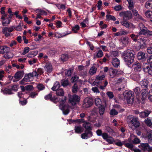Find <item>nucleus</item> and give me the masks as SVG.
Returning <instances> with one entry per match:
<instances>
[{
	"mask_svg": "<svg viewBox=\"0 0 152 152\" xmlns=\"http://www.w3.org/2000/svg\"><path fill=\"white\" fill-rule=\"evenodd\" d=\"M37 59L34 58L29 60L28 62L31 65L37 62Z\"/></svg>",
	"mask_w": 152,
	"mask_h": 152,
	"instance_id": "obj_61",
	"label": "nucleus"
},
{
	"mask_svg": "<svg viewBox=\"0 0 152 152\" xmlns=\"http://www.w3.org/2000/svg\"><path fill=\"white\" fill-rule=\"evenodd\" d=\"M78 87L77 84L75 83L72 87V92L74 93H76L77 91Z\"/></svg>",
	"mask_w": 152,
	"mask_h": 152,
	"instance_id": "obj_56",
	"label": "nucleus"
},
{
	"mask_svg": "<svg viewBox=\"0 0 152 152\" xmlns=\"http://www.w3.org/2000/svg\"><path fill=\"white\" fill-rule=\"evenodd\" d=\"M106 17L107 19L108 20H111L114 21L116 20V18L114 16L108 14L107 15Z\"/></svg>",
	"mask_w": 152,
	"mask_h": 152,
	"instance_id": "obj_47",
	"label": "nucleus"
},
{
	"mask_svg": "<svg viewBox=\"0 0 152 152\" xmlns=\"http://www.w3.org/2000/svg\"><path fill=\"white\" fill-rule=\"evenodd\" d=\"M117 82L119 83H122L123 84H125L126 83V81L124 78H121L118 79L117 81Z\"/></svg>",
	"mask_w": 152,
	"mask_h": 152,
	"instance_id": "obj_63",
	"label": "nucleus"
},
{
	"mask_svg": "<svg viewBox=\"0 0 152 152\" xmlns=\"http://www.w3.org/2000/svg\"><path fill=\"white\" fill-rule=\"evenodd\" d=\"M45 98L46 100L50 99V100L51 101H53V100H56L58 99V98L55 97L54 98H52V95L50 94H49L45 96Z\"/></svg>",
	"mask_w": 152,
	"mask_h": 152,
	"instance_id": "obj_46",
	"label": "nucleus"
},
{
	"mask_svg": "<svg viewBox=\"0 0 152 152\" xmlns=\"http://www.w3.org/2000/svg\"><path fill=\"white\" fill-rule=\"evenodd\" d=\"M56 91V93L57 95L60 96H62L64 95V92L63 90L62 89H58Z\"/></svg>",
	"mask_w": 152,
	"mask_h": 152,
	"instance_id": "obj_40",
	"label": "nucleus"
},
{
	"mask_svg": "<svg viewBox=\"0 0 152 152\" xmlns=\"http://www.w3.org/2000/svg\"><path fill=\"white\" fill-rule=\"evenodd\" d=\"M10 20L8 18H7V20L5 21H2V23L3 26H7L10 23Z\"/></svg>",
	"mask_w": 152,
	"mask_h": 152,
	"instance_id": "obj_49",
	"label": "nucleus"
},
{
	"mask_svg": "<svg viewBox=\"0 0 152 152\" xmlns=\"http://www.w3.org/2000/svg\"><path fill=\"white\" fill-rule=\"evenodd\" d=\"M136 16V18H135L139 19L142 20H144V19L142 18V16L140 15L138 13L137 11L136 10H134V16Z\"/></svg>",
	"mask_w": 152,
	"mask_h": 152,
	"instance_id": "obj_38",
	"label": "nucleus"
},
{
	"mask_svg": "<svg viewBox=\"0 0 152 152\" xmlns=\"http://www.w3.org/2000/svg\"><path fill=\"white\" fill-rule=\"evenodd\" d=\"M105 76L104 75H98L96 77V80L98 81H102L105 78Z\"/></svg>",
	"mask_w": 152,
	"mask_h": 152,
	"instance_id": "obj_52",
	"label": "nucleus"
},
{
	"mask_svg": "<svg viewBox=\"0 0 152 152\" xmlns=\"http://www.w3.org/2000/svg\"><path fill=\"white\" fill-rule=\"evenodd\" d=\"M106 140L110 144H113L115 141L114 138L110 136H109Z\"/></svg>",
	"mask_w": 152,
	"mask_h": 152,
	"instance_id": "obj_43",
	"label": "nucleus"
},
{
	"mask_svg": "<svg viewBox=\"0 0 152 152\" xmlns=\"http://www.w3.org/2000/svg\"><path fill=\"white\" fill-rule=\"evenodd\" d=\"M130 42V39L128 37H124L121 39V43L124 46H125Z\"/></svg>",
	"mask_w": 152,
	"mask_h": 152,
	"instance_id": "obj_15",
	"label": "nucleus"
},
{
	"mask_svg": "<svg viewBox=\"0 0 152 152\" xmlns=\"http://www.w3.org/2000/svg\"><path fill=\"white\" fill-rule=\"evenodd\" d=\"M128 140L129 142H130L132 141L131 140L130 138H129ZM125 145L126 147L130 148L131 150H132L133 147V145L132 142L126 143Z\"/></svg>",
	"mask_w": 152,
	"mask_h": 152,
	"instance_id": "obj_39",
	"label": "nucleus"
},
{
	"mask_svg": "<svg viewBox=\"0 0 152 152\" xmlns=\"http://www.w3.org/2000/svg\"><path fill=\"white\" fill-rule=\"evenodd\" d=\"M121 24L122 25L124 26L126 28H129L130 27V24L126 20H124L121 22Z\"/></svg>",
	"mask_w": 152,
	"mask_h": 152,
	"instance_id": "obj_53",
	"label": "nucleus"
},
{
	"mask_svg": "<svg viewBox=\"0 0 152 152\" xmlns=\"http://www.w3.org/2000/svg\"><path fill=\"white\" fill-rule=\"evenodd\" d=\"M145 14L147 17L152 18V11H148L145 12Z\"/></svg>",
	"mask_w": 152,
	"mask_h": 152,
	"instance_id": "obj_48",
	"label": "nucleus"
},
{
	"mask_svg": "<svg viewBox=\"0 0 152 152\" xmlns=\"http://www.w3.org/2000/svg\"><path fill=\"white\" fill-rule=\"evenodd\" d=\"M118 113L117 111L115 110L114 109H113L111 110L110 112V114L112 115H117Z\"/></svg>",
	"mask_w": 152,
	"mask_h": 152,
	"instance_id": "obj_54",
	"label": "nucleus"
},
{
	"mask_svg": "<svg viewBox=\"0 0 152 152\" xmlns=\"http://www.w3.org/2000/svg\"><path fill=\"white\" fill-rule=\"evenodd\" d=\"M148 83L149 82L147 80L144 79L140 82V84L142 86L147 88Z\"/></svg>",
	"mask_w": 152,
	"mask_h": 152,
	"instance_id": "obj_26",
	"label": "nucleus"
},
{
	"mask_svg": "<svg viewBox=\"0 0 152 152\" xmlns=\"http://www.w3.org/2000/svg\"><path fill=\"white\" fill-rule=\"evenodd\" d=\"M9 48L6 46L0 47V53H7L9 52Z\"/></svg>",
	"mask_w": 152,
	"mask_h": 152,
	"instance_id": "obj_22",
	"label": "nucleus"
},
{
	"mask_svg": "<svg viewBox=\"0 0 152 152\" xmlns=\"http://www.w3.org/2000/svg\"><path fill=\"white\" fill-rule=\"evenodd\" d=\"M66 98L65 96L62 97L61 100H60V104L59 106V108L62 111L64 115H67L69 112V106L68 105H65L64 103L66 101Z\"/></svg>",
	"mask_w": 152,
	"mask_h": 152,
	"instance_id": "obj_2",
	"label": "nucleus"
},
{
	"mask_svg": "<svg viewBox=\"0 0 152 152\" xmlns=\"http://www.w3.org/2000/svg\"><path fill=\"white\" fill-rule=\"evenodd\" d=\"M1 92L5 95H9L12 94L11 90L8 88L2 89L1 90Z\"/></svg>",
	"mask_w": 152,
	"mask_h": 152,
	"instance_id": "obj_17",
	"label": "nucleus"
},
{
	"mask_svg": "<svg viewBox=\"0 0 152 152\" xmlns=\"http://www.w3.org/2000/svg\"><path fill=\"white\" fill-rule=\"evenodd\" d=\"M139 147L145 151H150L152 150V148L149 146L148 143H140V145H139Z\"/></svg>",
	"mask_w": 152,
	"mask_h": 152,
	"instance_id": "obj_10",
	"label": "nucleus"
},
{
	"mask_svg": "<svg viewBox=\"0 0 152 152\" xmlns=\"http://www.w3.org/2000/svg\"><path fill=\"white\" fill-rule=\"evenodd\" d=\"M150 67L148 65L145 68H144V70L145 72H148V73L151 75H152V66L151 65Z\"/></svg>",
	"mask_w": 152,
	"mask_h": 152,
	"instance_id": "obj_27",
	"label": "nucleus"
},
{
	"mask_svg": "<svg viewBox=\"0 0 152 152\" xmlns=\"http://www.w3.org/2000/svg\"><path fill=\"white\" fill-rule=\"evenodd\" d=\"M99 110L100 115L101 116H102L103 115L105 110L104 107L103 105H101L100 107H99V109L97 108L94 109L92 111V113L94 114H97V111Z\"/></svg>",
	"mask_w": 152,
	"mask_h": 152,
	"instance_id": "obj_7",
	"label": "nucleus"
},
{
	"mask_svg": "<svg viewBox=\"0 0 152 152\" xmlns=\"http://www.w3.org/2000/svg\"><path fill=\"white\" fill-rule=\"evenodd\" d=\"M60 87V84L58 82H56L54 84L52 88V89L53 91H56L58 90Z\"/></svg>",
	"mask_w": 152,
	"mask_h": 152,
	"instance_id": "obj_32",
	"label": "nucleus"
},
{
	"mask_svg": "<svg viewBox=\"0 0 152 152\" xmlns=\"http://www.w3.org/2000/svg\"><path fill=\"white\" fill-rule=\"evenodd\" d=\"M137 45L138 46H136L135 48L137 51H138L141 48L143 49L144 48L145 46V44L144 42L142 44L141 43L138 42Z\"/></svg>",
	"mask_w": 152,
	"mask_h": 152,
	"instance_id": "obj_24",
	"label": "nucleus"
},
{
	"mask_svg": "<svg viewBox=\"0 0 152 152\" xmlns=\"http://www.w3.org/2000/svg\"><path fill=\"white\" fill-rule=\"evenodd\" d=\"M112 63L114 67L117 68L120 65V61L117 58H115L113 59Z\"/></svg>",
	"mask_w": 152,
	"mask_h": 152,
	"instance_id": "obj_18",
	"label": "nucleus"
},
{
	"mask_svg": "<svg viewBox=\"0 0 152 152\" xmlns=\"http://www.w3.org/2000/svg\"><path fill=\"white\" fill-rule=\"evenodd\" d=\"M103 55V53L102 50H99L97 54L96 57L98 58H100L102 57Z\"/></svg>",
	"mask_w": 152,
	"mask_h": 152,
	"instance_id": "obj_64",
	"label": "nucleus"
},
{
	"mask_svg": "<svg viewBox=\"0 0 152 152\" xmlns=\"http://www.w3.org/2000/svg\"><path fill=\"white\" fill-rule=\"evenodd\" d=\"M93 101L92 99L90 98L87 97L85 98L83 101V107L84 108H86L90 107L93 104Z\"/></svg>",
	"mask_w": 152,
	"mask_h": 152,
	"instance_id": "obj_6",
	"label": "nucleus"
},
{
	"mask_svg": "<svg viewBox=\"0 0 152 152\" xmlns=\"http://www.w3.org/2000/svg\"><path fill=\"white\" fill-rule=\"evenodd\" d=\"M140 75L138 72H137L134 74V80L137 82H139L140 81Z\"/></svg>",
	"mask_w": 152,
	"mask_h": 152,
	"instance_id": "obj_34",
	"label": "nucleus"
},
{
	"mask_svg": "<svg viewBox=\"0 0 152 152\" xmlns=\"http://www.w3.org/2000/svg\"><path fill=\"white\" fill-rule=\"evenodd\" d=\"M119 15L121 17H123V19L125 20L131 18L132 16L131 12L129 11L121 12L120 13Z\"/></svg>",
	"mask_w": 152,
	"mask_h": 152,
	"instance_id": "obj_5",
	"label": "nucleus"
},
{
	"mask_svg": "<svg viewBox=\"0 0 152 152\" xmlns=\"http://www.w3.org/2000/svg\"><path fill=\"white\" fill-rule=\"evenodd\" d=\"M44 69L48 73L51 72L53 70V67L51 64L49 62H46L44 66Z\"/></svg>",
	"mask_w": 152,
	"mask_h": 152,
	"instance_id": "obj_14",
	"label": "nucleus"
},
{
	"mask_svg": "<svg viewBox=\"0 0 152 152\" xmlns=\"http://www.w3.org/2000/svg\"><path fill=\"white\" fill-rule=\"evenodd\" d=\"M145 124L148 126L151 127L152 126V122L151 119L147 118L145 119L144 121Z\"/></svg>",
	"mask_w": 152,
	"mask_h": 152,
	"instance_id": "obj_35",
	"label": "nucleus"
},
{
	"mask_svg": "<svg viewBox=\"0 0 152 152\" xmlns=\"http://www.w3.org/2000/svg\"><path fill=\"white\" fill-rule=\"evenodd\" d=\"M79 28L80 27L78 25H76L72 28V30L74 32V33H76L79 30Z\"/></svg>",
	"mask_w": 152,
	"mask_h": 152,
	"instance_id": "obj_60",
	"label": "nucleus"
},
{
	"mask_svg": "<svg viewBox=\"0 0 152 152\" xmlns=\"http://www.w3.org/2000/svg\"><path fill=\"white\" fill-rule=\"evenodd\" d=\"M134 144H138L140 143V140L137 137L134 135Z\"/></svg>",
	"mask_w": 152,
	"mask_h": 152,
	"instance_id": "obj_55",
	"label": "nucleus"
},
{
	"mask_svg": "<svg viewBox=\"0 0 152 152\" xmlns=\"http://www.w3.org/2000/svg\"><path fill=\"white\" fill-rule=\"evenodd\" d=\"M106 94L110 99H113L114 97V94L112 92L108 91L107 92Z\"/></svg>",
	"mask_w": 152,
	"mask_h": 152,
	"instance_id": "obj_57",
	"label": "nucleus"
},
{
	"mask_svg": "<svg viewBox=\"0 0 152 152\" xmlns=\"http://www.w3.org/2000/svg\"><path fill=\"white\" fill-rule=\"evenodd\" d=\"M37 87L38 89L40 91L42 90L45 88V87L44 85L41 84H38Z\"/></svg>",
	"mask_w": 152,
	"mask_h": 152,
	"instance_id": "obj_58",
	"label": "nucleus"
},
{
	"mask_svg": "<svg viewBox=\"0 0 152 152\" xmlns=\"http://www.w3.org/2000/svg\"><path fill=\"white\" fill-rule=\"evenodd\" d=\"M33 78L31 75V73H30L27 74L25 76L23 79V80L20 82L21 84L24 83L23 81L30 82L33 80Z\"/></svg>",
	"mask_w": 152,
	"mask_h": 152,
	"instance_id": "obj_8",
	"label": "nucleus"
},
{
	"mask_svg": "<svg viewBox=\"0 0 152 152\" xmlns=\"http://www.w3.org/2000/svg\"><path fill=\"white\" fill-rule=\"evenodd\" d=\"M123 96L124 99L126 100L128 104H132L133 103V98H131L132 96V91H125L123 93Z\"/></svg>",
	"mask_w": 152,
	"mask_h": 152,
	"instance_id": "obj_3",
	"label": "nucleus"
},
{
	"mask_svg": "<svg viewBox=\"0 0 152 152\" xmlns=\"http://www.w3.org/2000/svg\"><path fill=\"white\" fill-rule=\"evenodd\" d=\"M147 90L146 89L142 90L143 91L141 94L142 95V98H141L140 101V102L141 103H144L145 99L147 97V96L146 94Z\"/></svg>",
	"mask_w": 152,
	"mask_h": 152,
	"instance_id": "obj_25",
	"label": "nucleus"
},
{
	"mask_svg": "<svg viewBox=\"0 0 152 152\" xmlns=\"http://www.w3.org/2000/svg\"><path fill=\"white\" fill-rule=\"evenodd\" d=\"M146 137L148 138V141L149 143L152 144V132H148L146 134Z\"/></svg>",
	"mask_w": 152,
	"mask_h": 152,
	"instance_id": "obj_23",
	"label": "nucleus"
},
{
	"mask_svg": "<svg viewBox=\"0 0 152 152\" xmlns=\"http://www.w3.org/2000/svg\"><path fill=\"white\" fill-rule=\"evenodd\" d=\"M23 73L21 72H18L15 74L14 78L15 79L13 80V82H15L20 80L23 77Z\"/></svg>",
	"mask_w": 152,
	"mask_h": 152,
	"instance_id": "obj_12",
	"label": "nucleus"
},
{
	"mask_svg": "<svg viewBox=\"0 0 152 152\" xmlns=\"http://www.w3.org/2000/svg\"><path fill=\"white\" fill-rule=\"evenodd\" d=\"M113 107L114 108L117 109L120 112L124 111V110L121 109L120 106L118 104H115L114 105Z\"/></svg>",
	"mask_w": 152,
	"mask_h": 152,
	"instance_id": "obj_59",
	"label": "nucleus"
},
{
	"mask_svg": "<svg viewBox=\"0 0 152 152\" xmlns=\"http://www.w3.org/2000/svg\"><path fill=\"white\" fill-rule=\"evenodd\" d=\"M115 144L119 146H122L124 144V142H121L119 140H116L114 142Z\"/></svg>",
	"mask_w": 152,
	"mask_h": 152,
	"instance_id": "obj_42",
	"label": "nucleus"
},
{
	"mask_svg": "<svg viewBox=\"0 0 152 152\" xmlns=\"http://www.w3.org/2000/svg\"><path fill=\"white\" fill-rule=\"evenodd\" d=\"M68 58V56L66 54H63L61 55V59L63 61H66Z\"/></svg>",
	"mask_w": 152,
	"mask_h": 152,
	"instance_id": "obj_50",
	"label": "nucleus"
},
{
	"mask_svg": "<svg viewBox=\"0 0 152 152\" xmlns=\"http://www.w3.org/2000/svg\"><path fill=\"white\" fill-rule=\"evenodd\" d=\"M128 33V32L126 31L121 30L119 32L115 33L114 35L115 36H118L126 34Z\"/></svg>",
	"mask_w": 152,
	"mask_h": 152,
	"instance_id": "obj_21",
	"label": "nucleus"
},
{
	"mask_svg": "<svg viewBox=\"0 0 152 152\" xmlns=\"http://www.w3.org/2000/svg\"><path fill=\"white\" fill-rule=\"evenodd\" d=\"M92 136V133L90 130L86 131L85 133L82 134L81 135V137L84 139H87L90 138Z\"/></svg>",
	"mask_w": 152,
	"mask_h": 152,
	"instance_id": "obj_9",
	"label": "nucleus"
},
{
	"mask_svg": "<svg viewBox=\"0 0 152 152\" xmlns=\"http://www.w3.org/2000/svg\"><path fill=\"white\" fill-rule=\"evenodd\" d=\"M134 70L135 71H140V69L141 67V64L138 61H136L134 64Z\"/></svg>",
	"mask_w": 152,
	"mask_h": 152,
	"instance_id": "obj_20",
	"label": "nucleus"
},
{
	"mask_svg": "<svg viewBox=\"0 0 152 152\" xmlns=\"http://www.w3.org/2000/svg\"><path fill=\"white\" fill-rule=\"evenodd\" d=\"M128 2L129 9L132 12L133 11V0H126Z\"/></svg>",
	"mask_w": 152,
	"mask_h": 152,
	"instance_id": "obj_37",
	"label": "nucleus"
},
{
	"mask_svg": "<svg viewBox=\"0 0 152 152\" xmlns=\"http://www.w3.org/2000/svg\"><path fill=\"white\" fill-rule=\"evenodd\" d=\"M137 57L138 60H141L142 61H144L146 59L145 53L142 51H140L138 53Z\"/></svg>",
	"mask_w": 152,
	"mask_h": 152,
	"instance_id": "obj_11",
	"label": "nucleus"
},
{
	"mask_svg": "<svg viewBox=\"0 0 152 152\" xmlns=\"http://www.w3.org/2000/svg\"><path fill=\"white\" fill-rule=\"evenodd\" d=\"M15 27L14 26H12L10 27H5L2 29V30L4 31H7L9 32H12L13 30L15 28Z\"/></svg>",
	"mask_w": 152,
	"mask_h": 152,
	"instance_id": "obj_29",
	"label": "nucleus"
},
{
	"mask_svg": "<svg viewBox=\"0 0 152 152\" xmlns=\"http://www.w3.org/2000/svg\"><path fill=\"white\" fill-rule=\"evenodd\" d=\"M95 102L96 105L98 106H100L101 104V100L99 98H96L95 99Z\"/></svg>",
	"mask_w": 152,
	"mask_h": 152,
	"instance_id": "obj_45",
	"label": "nucleus"
},
{
	"mask_svg": "<svg viewBox=\"0 0 152 152\" xmlns=\"http://www.w3.org/2000/svg\"><path fill=\"white\" fill-rule=\"evenodd\" d=\"M134 91L135 92L137 96V98L138 101L140 100V98H138V95L140 94L141 91L140 88L139 87H137L134 90Z\"/></svg>",
	"mask_w": 152,
	"mask_h": 152,
	"instance_id": "obj_36",
	"label": "nucleus"
},
{
	"mask_svg": "<svg viewBox=\"0 0 152 152\" xmlns=\"http://www.w3.org/2000/svg\"><path fill=\"white\" fill-rule=\"evenodd\" d=\"M145 7L146 8L150 9L152 8V1H148L145 3Z\"/></svg>",
	"mask_w": 152,
	"mask_h": 152,
	"instance_id": "obj_41",
	"label": "nucleus"
},
{
	"mask_svg": "<svg viewBox=\"0 0 152 152\" xmlns=\"http://www.w3.org/2000/svg\"><path fill=\"white\" fill-rule=\"evenodd\" d=\"M97 69L94 66H92L90 69L89 71L90 74L92 75L95 74L96 72Z\"/></svg>",
	"mask_w": 152,
	"mask_h": 152,
	"instance_id": "obj_33",
	"label": "nucleus"
},
{
	"mask_svg": "<svg viewBox=\"0 0 152 152\" xmlns=\"http://www.w3.org/2000/svg\"><path fill=\"white\" fill-rule=\"evenodd\" d=\"M140 30L141 31L140 32V34L144 35L146 34L148 31V29L145 27L141 29Z\"/></svg>",
	"mask_w": 152,
	"mask_h": 152,
	"instance_id": "obj_51",
	"label": "nucleus"
},
{
	"mask_svg": "<svg viewBox=\"0 0 152 152\" xmlns=\"http://www.w3.org/2000/svg\"><path fill=\"white\" fill-rule=\"evenodd\" d=\"M61 83L62 86L64 87H66L69 84V82L67 79H63L61 80Z\"/></svg>",
	"mask_w": 152,
	"mask_h": 152,
	"instance_id": "obj_31",
	"label": "nucleus"
},
{
	"mask_svg": "<svg viewBox=\"0 0 152 152\" xmlns=\"http://www.w3.org/2000/svg\"><path fill=\"white\" fill-rule=\"evenodd\" d=\"M128 124L130 127L132 128L133 126V117L132 115L129 116L127 118Z\"/></svg>",
	"mask_w": 152,
	"mask_h": 152,
	"instance_id": "obj_16",
	"label": "nucleus"
},
{
	"mask_svg": "<svg viewBox=\"0 0 152 152\" xmlns=\"http://www.w3.org/2000/svg\"><path fill=\"white\" fill-rule=\"evenodd\" d=\"M124 60L129 67L133 66V50H128L125 54Z\"/></svg>",
	"mask_w": 152,
	"mask_h": 152,
	"instance_id": "obj_1",
	"label": "nucleus"
},
{
	"mask_svg": "<svg viewBox=\"0 0 152 152\" xmlns=\"http://www.w3.org/2000/svg\"><path fill=\"white\" fill-rule=\"evenodd\" d=\"M74 129L77 133H80L83 132V129L81 126H75Z\"/></svg>",
	"mask_w": 152,
	"mask_h": 152,
	"instance_id": "obj_28",
	"label": "nucleus"
},
{
	"mask_svg": "<svg viewBox=\"0 0 152 152\" xmlns=\"http://www.w3.org/2000/svg\"><path fill=\"white\" fill-rule=\"evenodd\" d=\"M151 113V111L148 110H145L140 113V116L141 118H145L148 117Z\"/></svg>",
	"mask_w": 152,
	"mask_h": 152,
	"instance_id": "obj_13",
	"label": "nucleus"
},
{
	"mask_svg": "<svg viewBox=\"0 0 152 152\" xmlns=\"http://www.w3.org/2000/svg\"><path fill=\"white\" fill-rule=\"evenodd\" d=\"M69 124H70L71 123H73V122H83V123L85 121H84L83 119H76V120H69Z\"/></svg>",
	"mask_w": 152,
	"mask_h": 152,
	"instance_id": "obj_44",
	"label": "nucleus"
},
{
	"mask_svg": "<svg viewBox=\"0 0 152 152\" xmlns=\"http://www.w3.org/2000/svg\"><path fill=\"white\" fill-rule=\"evenodd\" d=\"M83 126L86 129V131H88L91 129V124L88 122H87L86 121H85L83 124Z\"/></svg>",
	"mask_w": 152,
	"mask_h": 152,
	"instance_id": "obj_19",
	"label": "nucleus"
},
{
	"mask_svg": "<svg viewBox=\"0 0 152 152\" xmlns=\"http://www.w3.org/2000/svg\"><path fill=\"white\" fill-rule=\"evenodd\" d=\"M68 96L69 102L72 105H75L77 103L79 102L80 101V97L77 95H72L69 94Z\"/></svg>",
	"mask_w": 152,
	"mask_h": 152,
	"instance_id": "obj_4",
	"label": "nucleus"
},
{
	"mask_svg": "<svg viewBox=\"0 0 152 152\" xmlns=\"http://www.w3.org/2000/svg\"><path fill=\"white\" fill-rule=\"evenodd\" d=\"M29 48L28 47H26L24 49L22 53V54L24 55L27 53L29 51Z\"/></svg>",
	"mask_w": 152,
	"mask_h": 152,
	"instance_id": "obj_62",
	"label": "nucleus"
},
{
	"mask_svg": "<svg viewBox=\"0 0 152 152\" xmlns=\"http://www.w3.org/2000/svg\"><path fill=\"white\" fill-rule=\"evenodd\" d=\"M140 125V123L137 118H134V126L135 128L139 127Z\"/></svg>",
	"mask_w": 152,
	"mask_h": 152,
	"instance_id": "obj_30",
	"label": "nucleus"
}]
</instances>
